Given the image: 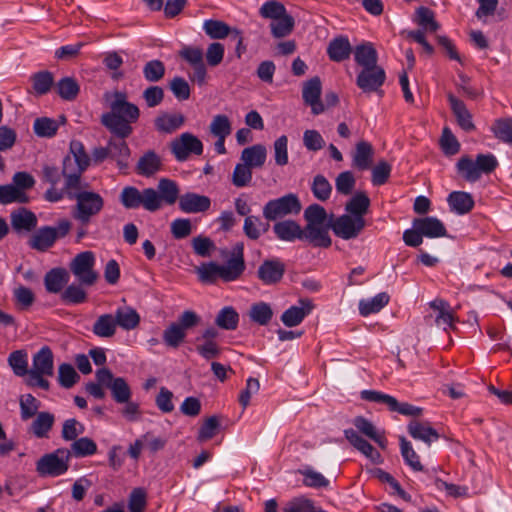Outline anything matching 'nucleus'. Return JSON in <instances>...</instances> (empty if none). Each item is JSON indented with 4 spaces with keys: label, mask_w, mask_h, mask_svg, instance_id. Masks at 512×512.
<instances>
[{
    "label": "nucleus",
    "mask_w": 512,
    "mask_h": 512,
    "mask_svg": "<svg viewBox=\"0 0 512 512\" xmlns=\"http://www.w3.org/2000/svg\"><path fill=\"white\" fill-rule=\"evenodd\" d=\"M304 218L307 224L302 228L301 240L307 241L314 247H330L332 243L329 235L331 225L327 223L326 210L318 204H312L305 209Z\"/></svg>",
    "instance_id": "obj_4"
},
{
    "label": "nucleus",
    "mask_w": 512,
    "mask_h": 512,
    "mask_svg": "<svg viewBox=\"0 0 512 512\" xmlns=\"http://www.w3.org/2000/svg\"><path fill=\"white\" fill-rule=\"evenodd\" d=\"M416 22L426 32H436L439 24L435 20L434 12L427 7L421 6L416 10Z\"/></svg>",
    "instance_id": "obj_54"
},
{
    "label": "nucleus",
    "mask_w": 512,
    "mask_h": 512,
    "mask_svg": "<svg viewBox=\"0 0 512 512\" xmlns=\"http://www.w3.org/2000/svg\"><path fill=\"white\" fill-rule=\"evenodd\" d=\"M117 322L112 314L100 315L93 324L92 332L101 338H111L115 335Z\"/></svg>",
    "instance_id": "obj_41"
},
{
    "label": "nucleus",
    "mask_w": 512,
    "mask_h": 512,
    "mask_svg": "<svg viewBox=\"0 0 512 512\" xmlns=\"http://www.w3.org/2000/svg\"><path fill=\"white\" fill-rule=\"evenodd\" d=\"M54 375V355L49 346H43L32 358V368L26 384L31 387H40L44 390L50 388V383L45 377Z\"/></svg>",
    "instance_id": "obj_6"
},
{
    "label": "nucleus",
    "mask_w": 512,
    "mask_h": 512,
    "mask_svg": "<svg viewBox=\"0 0 512 512\" xmlns=\"http://www.w3.org/2000/svg\"><path fill=\"white\" fill-rule=\"evenodd\" d=\"M351 45L347 37L339 36L332 39L327 47V54L332 61L341 62L348 59Z\"/></svg>",
    "instance_id": "obj_34"
},
{
    "label": "nucleus",
    "mask_w": 512,
    "mask_h": 512,
    "mask_svg": "<svg viewBox=\"0 0 512 512\" xmlns=\"http://www.w3.org/2000/svg\"><path fill=\"white\" fill-rule=\"evenodd\" d=\"M72 223L68 219L58 221L56 227L43 226L36 230L28 240L30 248L44 252L50 249L57 239L65 237L71 230Z\"/></svg>",
    "instance_id": "obj_8"
},
{
    "label": "nucleus",
    "mask_w": 512,
    "mask_h": 512,
    "mask_svg": "<svg viewBox=\"0 0 512 512\" xmlns=\"http://www.w3.org/2000/svg\"><path fill=\"white\" fill-rule=\"evenodd\" d=\"M299 473L303 476V484L307 487L318 489L329 485L327 478L309 466L300 469Z\"/></svg>",
    "instance_id": "obj_55"
},
{
    "label": "nucleus",
    "mask_w": 512,
    "mask_h": 512,
    "mask_svg": "<svg viewBox=\"0 0 512 512\" xmlns=\"http://www.w3.org/2000/svg\"><path fill=\"white\" fill-rule=\"evenodd\" d=\"M115 321L117 326L124 330H132L139 325L140 316L137 311L131 307H120L115 312Z\"/></svg>",
    "instance_id": "obj_43"
},
{
    "label": "nucleus",
    "mask_w": 512,
    "mask_h": 512,
    "mask_svg": "<svg viewBox=\"0 0 512 512\" xmlns=\"http://www.w3.org/2000/svg\"><path fill=\"white\" fill-rule=\"evenodd\" d=\"M55 423V416L50 412H39L32 421L29 431L38 439L49 438L50 431Z\"/></svg>",
    "instance_id": "obj_29"
},
{
    "label": "nucleus",
    "mask_w": 512,
    "mask_h": 512,
    "mask_svg": "<svg viewBox=\"0 0 512 512\" xmlns=\"http://www.w3.org/2000/svg\"><path fill=\"white\" fill-rule=\"evenodd\" d=\"M171 151L178 161H185L190 154L201 155L203 153L202 142L189 132L182 133L171 142Z\"/></svg>",
    "instance_id": "obj_16"
},
{
    "label": "nucleus",
    "mask_w": 512,
    "mask_h": 512,
    "mask_svg": "<svg viewBox=\"0 0 512 512\" xmlns=\"http://www.w3.org/2000/svg\"><path fill=\"white\" fill-rule=\"evenodd\" d=\"M413 227H418V230L427 238L447 236L445 225L436 217L426 216L415 218L413 220Z\"/></svg>",
    "instance_id": "obj_24"
},
{
    "label": "nucleus",
    "mask_w": 512,
    "mask_h": 512,
    "mask_svg": "<svg viewBox=\"0 0 512 512\" xmlns=\"http://www.w3.org/2000/svg\"><path fill=\"white\" fill-rule=\"evenodd\" d=\"M491 130L497 139L512 144V117L496 119Z\"/></svg>",
    "instance_id": "obj_52"
},
{
    "label": "nucleus",
    "mask_w": 512,
    "mask_h": 512,
    "mask_svg": "<svg viewBox=\"0 0 512 512\" xmlns=\"http://www.w3.org/2000/svg\"><path fill=\"white\" fill-rule=\"evenodd\" d=\"M96 380L108 388L111 396L116 403L127 402L132 398V391L123 377H114L107 368H101L96 371Z\"/></svg>",
    "instance_id": "obj_14"
},
{
    "label": "nucleus",
    "mask_w": 512,
    "mask_h": 512,
    "mask_svg": "<svg viewBox=\"0 0 512 512\" xmlns=\"http://www.w3.org/2000/svg\"><path fill=\"white\" fill-rule=\"evenodd\" d=\"M273 231L282 241L293 242L301 240L302 227L293 220H284L274 224Z\"/></svg>",
    "instance_id": "obj_31"
},
{
    "label": "nucleus",
    "mask_w": 512,
    "mask_h": 512,
    "mask_svg": "<svg viewBox=\"0 0 512 512\" xmlns=\"http://www.w3.org/2000/svg\"><path fill=\"white\" fill-rule=\"evenodd\" d=\"M371 201L363 191L356 192L345 205L347 214L364 218L368 213Z\"/></svg>",
    "instance_id": "obj_33"
},
{
    "label": "nucleus",
    "mask_w": 512,
    "mask_h": 512,
    "mask_svg": "<svg viewBox=\"0 0 512 512\" xmlns=\"http://www.w3.org/2000/svg\"><path fill=\"white\" fill-rule=\"evenodd\" d=\"M321 81L318 77H314L307 81L303 86L302 97L305 104L311 107L312 113L318 115L324 112L325 107L320 100Z\"/></svg>",
    "instance_id": "obj_20"
},
{
    "label": "nucleus",
    "mask_w": 512,
    "mask_h": 512,
    "mask_svg": "<svg viewBox=\"0 0 512 512\" xmlns=\"http://www.w3.org/2000/svg\"><path fill=\"white\" fill-rule=\"evenodd\" d=\"M200 317L191 310L184 311L177 322L171 323L163 332L164 343L171 348H178L185 340L187 331L198 325Z\"/></svg>",
    "instance_id": "obj_10"
},
{
    "label": "nucleus",
    "mask_w": 512,
    "mask_h": 512,
    "mask_svg": "<svg viewBox=\"0 0 512 512\" xmlns=\"http://www.w3.org/2000/svg\"><path fill=\"white\" fill-rule=\"evenodd\" d=\"M430 307L436 313L435 323L444 330L453 329L456 315L450 304L443 299H435L430 302Z\"/></svg>",
    "instance_id": "obj_23"
},
{
    "label": "nucleus",
    "mask_w": 512,
    "mask_h": 512,
    "mask_svg": "<svg viewBox=\"0 0 512 512\" xmlns=\"http://www.w3.org/2000/svg\"><path fill=\"white\" fill-rule=\"evenodd\" d=\"M210 133L216 138H226L232 131L231 122L226 115H215L209 125Z\"/></svg>",
    "instance_id": "obj_56"
},
{
    "label": "nucleus",
    "mask_w": 512,
    "mask_h": 512,
    "mask_svg": "<svg viewBox=\"0 0 512 512\" xmlns=\"http://www.w3.org/2000/svg\"><path fill=\"white\" fill-rule=\"evenodd\" d=\"M273 312L269 304L265 302H259L252 305L250 309V318L260 324L266 325L272 318Z\"/></svg>",
    "instance_id": "obj_64"
},
{
    "label": "nucleus",
    "mask_w": 512,
    "mask_h": 512,
    "mask_svg": "<svg viewBox=\"0 0 512 512\" xmlns=\"http://www.w3.org/2000/svg\"><path fill=\"white\" fill-rule=\"evenodd\" d=\"M185 122V117L181 113L163 112L154 120V126L160 133L171 134L181 128Z\"/></svg>",
    "instance_id": "obj_28"
},
{
    "label": "nucleus",
    "mask_w": 512,
    "mask_h": 512,
    "mask_svg": "<svg viewBox=\"0 0 512 512\" xmlns=\"http://www.w3.org/2000/svg\"><path fill=\"white\" fill-rule=\"evenodd\" d=\"M301 203L295 194H287L277 199L268 201L263 207V216L274 221L290 214H298Z\"/></svg>",
    "instance_id": "obj_13"
},
{
    "label": "nucleus",
    "mask_w": 512,
    "mask_h": 512,
    "mask_svg": "<svg viewBox=\"0 0 512 512\" xmlns=\"http://www.w3.org/2000/svg\"><path fill=\"white\" fill-rule=\"evenodd\" d=\"M8 364L16 376L29 377L30 370L28 369V355L26 351L16 350L10 353Z\"/></svg>",
    "instance_id": "obj_47"
},
{
    "label": "nucleus",
    "mask_w": 512,
    "mask_h": 512,
    "mask_svg": "<svg viewBox=\"0 0 512 512\" xmlns=\"http://www.w3.org/2000/svg\"><path fill=\"white\" fill-rule=\"evenodd\" d=\"M449 102L459 126L466 132L473 131L475 126L472 121V115L467 110L464 102L457 99L453 95H449Z\"/></svg>",
    "instance_id": "obj_32"
},
{
    "label": "nucleus",
    "mask_w": 512,
    "mask_h": 512,
    "mask_svg": "<svg viewBox=\"0 0 512 512\" xmlns=\"http://www.w3.org/2000/svg\"><path fill=\"white\" fill-rule=\"evenodd\" d=\"M120 202L127 209H137L140 206L150 212L160 209V199L153 188L140 191L133 186L124 187L120 194Z\"/></svg>",
    "instance_id": "obj_9"
},
{
    "label": "nucleus",
    "mask_w": 512,
    "mask_h": 512,
    "mask_svg": "<svg viewBox=\"0 0 512 512\" xmlns=\"http://www.w3.org/2000/svg\"><path fill=\"white\" fill-rule=\"evenodd\" d=\"M215 323L222 329L235 330L239 323V314L233 307L226 306L218 312Z\"/></svg>",
    "instance_id": "obj_49"
},
{
    "label": "nucleus",
    "mask_w": 512,
    "mask_h": 512,
    "mask_svg": "<svg viewBox=\"0 0 512 512\" xmlns=\"http://www.w3.org/2000/svg\"><path fill=\"white\" fill-rule=\"evenodd\" d=\"M286 270L285 264L277 258L264 260L259 266L258 278L266 285L278 283Z\"/></svg>",
    "instance_id": "obj_18"
},
{
    "label": "nucleus",
    "mask_w": 512,
    "mask_h": 512,
    "mask_svg": "<svg viewBox=\"0 0 512 512\" xmlns=\"http://www.w3.org/2000/svg\"><path fill=\"white\" fill-rule=\"evenodd\" d=\"M268 229L269 224L263 222L258 216L250 215L244 220L243 231L249 239L257 240Z\"/></svg>",
    "instance_id": "obj_46"
},
{
    "label": "nucleus",
    "mask_w": 512,
    "mask_h": 512,
    "mask_svg": "<svg viewBox=\"0 0 512 512\" xmlns=\"http://www.w3.org/2000/svg\"><path fill=\"white\" fill-rule=\"evenodd\" d=\"M389 300L390 296L386 292H381L370 299H362L359 302V312L362 316L377 313L389 303Z\"/></svg>",
    "instance_id": "obj_42"
},
{
    "label": "nucleus",
    "mask_w": 512,
    "mask_h": 512,
    "mask_svg": "<svg viewBox=\"0 0 512 512\" xmlns=\"http://www.w3.org/2000/svg\"><path fill=\"white\" fill-rule=\"evenodd\" d=\"M353 425L357 433H361L374 441L380 448L385 449L387 440L383 431L378 430L375 425L363 416H357L353 419Z\"/></svg>",
    "instance_id": "obj_25"
},
{
    "label": "nucleus",
    "mask_w": 512,
    "mask_h": 512,
    "mask_svg": "<svg viewBox=\"0 0 512 512\" xmlns=\"http://www.w3.org/2000/svg\"><path fill=\"white\" fill-rule=\"evenodd\" d=\"M245 269L244 247L243 244L239 243L224 264L213 261L202 263L196 267L195 272L200 282L214 284L218 279L223 282H234L241 278Z\"/></svg>",
    "instance_id": "obj_3"
},
{
    "label": "nucleus",
    "mask_w": 512,
    "mask_h": 512,
    "mask_svg": "<svg viewBox=\"0 0 512 512\" xmlns=\"http://www.w3.org/2000/svg\"><path fill=\"white\" fill-rule=\"evenodd\" d=\"M400 449L402 457L408 466H410L414 471L423 470L418 454L413 449L411 443L404 437L400 438Z\"/></svg>",
    "instance_id": "obj_57"
},
{
    "label": "nucleus",
    "mask_w": 512,
    "mask_h": 512,
    "mask_svg": "<svg viewBox=\"0 0 512 512\" xmlns=\"http://www.w3.org/2000/svg\"><path fill=\"white\" fill-rule=\"evenodd\" d=\"M109 107L110 111L101 116V123L118 138L129 137L133 131L131 124L139 119V108L119 91L113 93Z\"/></svg>",
    "instance_id": "obj_1"
},
{
    "label": "nucleus",
    "mask_w": 512,
    "mask_h": 512,
    "mask_svg": "<svg viewBox=\"0 0 512 512\" xmlns=\"http://www.w3.org/2000/svg\"><path fill=\"white\" fill-rule=\"evenodd\" d=\"M70 460L68 449L58 448L39 458L36 471L41 476L58 477L68 471Z\"/></svg>",
    "instance_id": "obj_11"
},
{
    "label": "nucleus",
    "mask_w": 512,
    "mask_h": 512,
    "mask_svg": "<svg viewBox=\"0 0 512 512\" xmlns=\"http://www.w3.org/2000/svg\"><path fill=\"white\" fill-rule=\"evenodd\" d=\"M161 165L160 157L155 152L148 151L139 159L137 170L140 175L149 177L159 171Z\"/></svg>",
    "instance_id": "obj_44"
},
{
    "label": "nucleus",
    "mask_w": 512,
    "mask_h": 512,
    "mask_svg": "<svg viewBox=\"0 0 512 512\" xmlns=\"http://www.w3.org/2000/svg\"><path fill=\"white\" fill-rule=\"evenodd\" d=\"M29 197L26 192L20 191V189L16 188L13 184L0 185V203L1 204H10V203H28Z\"/></svg>",
    "instance_id": "obj_48"
},
{
    "label": "nucleus",
    "mask_w": 512,
    "mask_h": 512,
    "mask_svg": "<svg viewBox=\"0 0 512 512\" xmlns=\"http://www.w3.org/2000/svg\"><path fill=\"white\" fill-rule=\"evenodd\" d=\"M447 201L450 209L460 215L470 212L474 207V200L472 196L463 191H454L450 193Z\"/></svg>",
    "instance_id": "obj_35"
},
{
    "label": "nucleus",
    "mask_w": 512,
    "mask_h": 512,
    "mask_svg": "<svg viewBox=\"0 0 512 512\" xmlns=\"http://www.w3.org/2000/svg\"><path fill=\"white\" fill-rule=\"evenodd\" d=\"M20 414L21 419L26 421L33 416H36L39 412L40 402L32 395L25 394L20 397Z\"/></svg>",
    "instance_id": "obj_58"
},
{
    "label": "nucleus",
    "mask_w": 512,
    "mask_h": 512,
    "mask_svg": "<svg viewBox=\"0 0 512 512\" xmlns=\"http://www.w3.org/2000/svg\"><path fill=\"white\" fill-rule=\"evenodd\" d=\"M85 432V426L75 418H69L62 424L61 438L65 442H74Z\"/></svg>",
    "instance_id": "obj_53"
},
{
    "label": "nucleus",
    "mask_w": 512,
    "mask_h": 512,
    "mask_svg": "<svg viewBox=\"0 0 512 512\" xmlns=\"http://www.w3.org/2000/svg\"><path fill=\"white\" fill-rule=\"evenodd\" d=\"M259 14L261 17L270 19L271 21L284 16L287 13L285 6L275 0H269L262 4L259 9Z\"/></svg>",
    "instance_id": "obj_60"
},
{
    "label": "nucleus",
    "mask_w": 512,
    "mask_h": 512,
    "mask_svg": "<svg viewBox=\"0 0 512 512\" xmlns=\"http://www.w3.org/2000/svg\"><path fill=\"white\" fill-rule=\"evenodd\" d=\"M211 201L207 196L186 193L179 198V207L185 213L204 212L210 208Z\"/></svg>",
    "instance_id": "obj_27"
},
{
    "label": "nucleus",
    "mask_w": 512,
    "mask_h": 512,
    "mask_svg": "<svg viewBox=\"0 0 512 512\" xmlns=\"http://www.w3.org/2000/svg\"><path fill=\"white\" fill-rule=\"evenodd\" d=\"M95 263V254L92 251H83L72 259L69 268L81 285L92 286L99 277L94 270Z\"/></svg>",
    "instance_id": "obj_12"
},
{
    "label": "nucleus",
    "mask_w": 512,
    "mask_h": 512,
    "mask_svg": "<svg viewBox=\"0 0 512 512\" xmlns=\"http://www.w3.org/2000/svg\"><path fill=\"white\" fill-rule=\"evenodd\" d=\"M33 130L39 137L50 138L57 133L58 124L54 119L41 117L34 121Z\"/></svg>",
    "instance_id": "obj_59"
},
{
    "label": "nucleus",
    "mask_w": 512,
    "mask_h": 512,
    "mask_svg": "<svg viewBox=\"0 0 512 512\" xmlns=\"http://www.w3.org/2000/svg\"><path fill=\"white\" fill-rule=\"evenodd\" d=\"M70 459L84 458L92 456L97 452V444L89 437H80L71 443L70 448H67Z\"/></svg>",
    "instance_id": "obj_40"
},
{
    "label": "nucleus",
    "mask_w": 512,
    "mask_h": 512,
    "mask_svg": "<svg viewBox=\"0 0 512 512\" xmlns=\"http://www.w3.org/2000/svg\"><path fill=\"white\" fill-rule=\"evenodd\" d=\"M366 226L364 218L344 214L339 216L331 225L336 236L350 240L359 236Z\"/></svg>",
    "instance_id": "obj_15"
},
{
    "label": "nucleus",
    "mask_w": 512,
    "mask_h": 512,
    "mask_svg": "<svg viewBox=\"0 0 512 512\" xmlns=\"http://www.w3.org/2000/svg\"><path fill=\"white\" fill-rule=\"evenodd\" d=\"M294 25V18L290 14H286L271 21V33L275 38H284L293 31Z\"/></svg>",
    "instance_id": "obj_50"
},
{
    "label": "nucleus",
    "mask_w": 512,
    "mask_h": 512,
    "mask_svg": "<svg viewBox=\"0 0 512 512\" xmlns=\"http://www.w3.org/2000/svg\"><path fill=\"white\" fill-rule=\"evenodd\" d=\"M203 30L211 39H224L233 32L225 22L212 19L204 21Z\"/></svg>",
    "instance_id": "obj_51"
},
{
    "label": "nucleus",
    "mask_w": 512,
    "mask_h": 512,
    "mask_svg": "<svg viewBox=\"0 0 512 512\" xmlns=\"http://www.w3.org/2000/svg\"><path fill=\"white\" fill-rule=\"evenodd\" d=\"M497 166L498 161L491 153L479 154L475 160L465 155L456 164L458 173L469 182L478 181L482 174L493 172Z\"/></svg>",
    "instance_id": "obj_7"
},
{
    "label": "nucleus",
    "mask_w": 512,
    "mask_h": 512,
    "mask_svg": "<svg viewBox=\"0 0 512 512\" xmlns=\"http://www.w3.org/2000/svg\"><path fill=\"white\" fill-rule=\"evenodd\" d=\"M11 226L16 233H29L36 229L37 216L31 210L21 207L11 212Z\"/></svg>",
    "instance_id": "obj_19"
},
{
    "label": "nucleus",
    "mask_w": 512,
    "mask_h": 512,
    "mask_svg": "<svg viewBox=\"0 0 512 512\" xmlns=\"http://www.w3.org/2000/svg\"><path fill=\"white\" fill-rule=\"evenodd\" d=\"M66 194L76 201L73 217L83 225L88 224L104 207L103 197L96 192L80 191L79 187L78 190H70Z\"/></svg>",
    "instance_id": "obj_5"
},
{
    "label": "nucleus",
    "mask_w": 512,
    "mask_h": 512,
    "mask_svg": "<svg viewBox=\"0 0 512 512\" xmlns=\"http://www.w3.org/2000/svg\"><path fill=\"white\" fill-rule=\"evenodd\" d=\"M158 197L160 199V207L162 203L165 202L169 205H172L176 202L179 196V189L176 182L162 178L158 183Z\"/></svg>",
    "instance_id": "obj_45"
},
{
    "label": "nucleus",
    "mask_w": 512,
    "mask_h": 512,
    "mask_svg": "<svg viewBox=\"0 0 512 512\" xmlns=\"http://www.w3.org/2000/svg\"><path fill=\"white\" fill-rule=\"evenodd\" d=\"M69 281V274L64 268H53L44 277L45 288L50 293H58Z\"/></svg>",
    "instance_id": "obj_37"
},
{
    "label": "nucleus",
    "mask_w": 512,
    "mask_h": 512,
    "mask_svg": "<svg viewBox=\"0 0 512 512\" xmlns=\"http://www.w3.org/2000/svg\"><path fill=\"white\" fill-rule=\"evenodd\" d=\"M225 47L220 42H212L208 45L204 54L200 47L185 45L179 51V56L186 61L192 71L188 74L189 80L198 86H204L207 83V67H216L220 65L224 59Z\"/></svg>",
    "instance_id": "obj_2"
},
{
    "label": "nucleus",
    "mask_w": 512,
    "mask_h": 512,
    "mask_svg": "<svg viewBox=\"0 0 512 512\" xmlns=\"http://www.w3.org/2000/svg\"><path fill=\"white\" fill-rule=\"evenodd\" d=\"M86 168L77 162L74 158L66 156L63 160L62 175L65 177L64 189L66 192L70 190H78L80 187V177Z\"/></svg>",
    "instance_id": "obj_22"
},
{
    "label": "nucleus",
    "mask_w": 512,
    "mask_h": 512,
    "mask_svg": "<svg viewBox=\"0 0 512 512\" xmlns=\"http://www.w3.org/2000/svg\"><path fill=\"white\" fill-rule=\"evenodd\" d=\"M373 153V147L369 142H358L353 154V166L359 170L369 169L372 164Z\"/></svg>",
    "instance_id": "obj_39"
},
{
    "label": "nucleus",
    "mask_w": 512,
    "mask_h": 512,
    "mask_svg": "<svg viewBox=\"0 0 512 512\" xmlns=\"http://www.w3.org/2000/svg\"><path fill=\"white\" fill-rule=\"evenodd\" d=\"M79 380V375L74 367L68 363H62L58 367V382L64 388H71Z\"/></svg>",
    "instance_id": "obj_62"
},
{
    "label": "nucleus",
    "mask_w": 512,
    "mask_h": 512,
    "mask_svg": "<svg viewBox=\"0 0 512 512\" xmlns=\"http://www.w3.org/2000/svg\"><path fill=\"white\" fill-rule=\"evenodd\" d=\"M408 432L416 440H421L427 445L439 439L438 432L428 422L411 421L408 425Z\"/></svg>",
    "instance_id": "obj_30"
},
{
    "label": "nucleus",
    "mask_w": 512,
    "mask_h": 512,
    "mask_svg": "<svg viewBox=\"0 0 512 512\" xmlns=\"http://www.w3.org/2000/svg\"><path fill=\"white\" fill-rule=\"evenodd\" d=\"M385 80L386 73L384 69L378 65L361 69L357 75L356 84L364 93H372L381 91Z\"/></svg>",
    "instance_id": "obj_17"
},
{
    "label": "nucleus",
    "mask_w": 512,
    "mask_h": 512,
    "mask_svg": "<svg viewBox=\"0 0 512 512\" xmlns=\"http://www.w3.org/2000/svg\"><path fill=\"white\" fill-rule=\"evenodd\" d=\"M354 59L362 69L378 66V54L371 43H364L356 46L354 50Z\"/></svg>",
    "instance_id": "obj_36"
},
{
    "label": "nucleus",
    "mask_w": 512,
    "mask_h": 512,
    "mask_svg": "<svg viewBox=\"0 0 512 512\" xmlns=\"http://www.w3.org/2000/svg\"><path fill=\"white\" fill-rule=\"evenodd\" d=\"M57 91L64 100H74L79 93L78 83L70 77H65L57 83Z\"/></svg>",
    "instance_id": "obj_63"
},
{
    "label": "nucleus",
    "mask_w": 512,
    "mask_h": 512,
    "mask_svg": "<svg viewBox=\"0 0 512 512\" xmlns=\"http://www.w3.org/2000/svg\"><path fill=\"white\" fill-rule=\"evenodd\" d=\"M267 158V150L265 146L256 144L245 148L241 153L243 163L253 168H260L264 165Z\"/></svg>",
    "instance_id": "obj_38"
},
{
    "label": "nucleus",
    "mask_w": 512,
    "mask_h": 512,
    "mask_svg": "<svg viewBox=\"0 0 512 512\" xmlns=\"http://www.w3.org/2000/svg\"><path fill=\"white\" fill-rule=\"evenodd\" d=\"M164 75L165 65L160 60H150L143 66V76L148 82H158Z\"/></svg>",
    "instance_id": "obj_61"
},
{
    "label": "nucleus",
    "mask_w": 512,
    "mask_h": 512,
    "mask_svg": "<svg viewBox=\"0 0 512 512\" xmlns=\"http://www.w3.org/2000/svg\"><path fill=\"white\" fill-rule=\"evenodd\" d=\"M345 438L349 443L369 458L374 463L381 461L380 453L365 439H363L354 429H346L344 431Z\"/></svg>",
    "instance_id": "obj_26"
},
{
    "label": "nucleus",
    "mask_w": 512,
    "mask_h": 512,
    "mask_svg": "<svg viewBox=\"0 0 512 512\" xmlns=\"http://www.w3.org/2000/svg\"><path fill=\"white\" fill-rule=\"evenodd\" d=\"M313 303L309 299H300L298 305L291 306L281 316V321L287 327L299 325L312 312Z\"/></svg>",
    "instance_id": "obj_21"
}]
</instances>
